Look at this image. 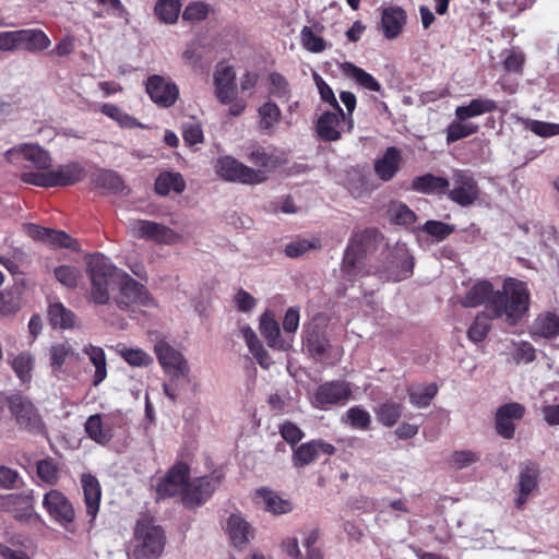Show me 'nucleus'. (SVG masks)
<instances>
[{
    "mask_svg": "<svg viewBox=\"0 0 559 559\" xmlns=\"http://www.w3.org/2000/svg\"><path fill=\"white\" fill-rule=\"evenodd\" d=\"M407 14L404 9L392 5L382 10L381 28L386 39L396 38L406 24Z\"/></svg>",
    "mask_w": 559,
    "mask_h": 559,
    "instance_id": "obj_25",
    "label": "nucleus"
},
{
    "mask_svg": "<svg viewBox=\"0 0 559 559\" xmlns=\"http://www.w3.org/2000/svg\"><path fill=\"white\" fill-rule=\"evenodd\" d=\"M524 128L540 138H550L559 134V123L546 122L534 119H524Z\"/></svg>",
    "mask_w": 559,
    "mask_h": 559,
    "instance_id": "obj_55",
    "label": "nucleus"
},
{
    "mask_svg": "<svg viewBox=\"0 0 559 559\" xmlns=\"http://www.w3.org/2000/svg\"><path fill=\"white\" fill-rule=\"evenodd\" d=\"M217 175H257L251 168L233 156H222L215 164Z\"/></svg>",
    "mask_w": 559,
    "mask_h": 559,
    "instance_id": "obj_46",
    "label": "nucleus"
},
{
    "mask_svg": "<svg viewBox=\"0 0 559 559\" xmlns=\"http://www.w3.org/2000/svg\"><path fill=\"white\" fill-rule=\"evenodd\" d=\"M323 28V25L320 23L314 24L313 27H302L300 32V43L306 50L319 53L326 48L325 40L320 36Z\"/></svg>",
    "mask_w": 559,
    "mask_h": 559,
    "instance_id": "obj_35",
    "label": "nucleus"
},
{
    "mask_svg": "<svg viewBox=\"0 0 559 559\" xmlns=\"http://www.w3.org/2000/svg\"><path fill=\"white\" fill-rule=\"evenodd\" d=\"M317 248H320L319 239H297L286 245L285 253L289 258H298Z\"/></svg>",
    "mask_w": 559,
    "mask_h": 559,
    "instance_id": "obj_58",
    "label": "nucleus"
},
{
    "mask_svg": "<svg viewBox=\"0 0 559 559\" xmlns=\"http://www.w3.org/2000/svg\"><path fill=\"white\" fill-rule=\"evenodd\" d=\"M503 68L508 72L521 73L525 61L524 53L518 48L506 50Z\"/></svg>",
    "mask_w": 559,
    "mask_h": 559,
    "instance_id": "obj_63",
    "label": "nucleus"
},
{
    "mask_svg": "<svg viewBox=\"0 0 559 559\" xmlns=\"http://www.w3.org/2000/svg\"><path fill=\"white\" fill-rule=\"evenodd\" d=\"M449 182L447 177H414L412 188L423 193H447Z\"/></svg>",
    "mask_w": 559,
    "mask_h": 559,
    "instance_id": "obj_41",
    "label": "nucleus"
},
{
    "mask_svg": "<svg viewBox=\"0 0 559 559\" xmlns=\"http://www.w3.org/2000/svg\"><path fill=\"white\" fill-rule=\"evenodd\" d=\"M269 81L271 84V94L275 97L288 100L290 97V88L287 80L280 73H271L269 75Z\"/></svg>",
    "mask_w": 559,
    "mask_h": 559,
    "instance_id": "obj_59",
    "label": "nucleus"
},
{
    "mask_svg": "<svg viewBox=\"0 0 559 559\" xmlns=\"http://www.w3.org/2000/svg\"><path fill=\"white\" fill-rule=\"evenodd\" d=\"M525 407L521 403L510 402L498 407L495 414V429L498 436L510 440L515 435V423L525 415Z\"/></svg>",
    "mask_w": 559,
    "mask_h": 559,
    "instance_id": "obj_15",
    "label": "nucleus"
},
{
    "mask_svg": "<svg viewBox=\"0 0 559 559\" xmlns=\"http://www.w3.org/2000/svg\"><path fill=\"white\" fill-rule=\"evenodd\" d=\"M352 384L345 380L336 379L319 384L311 394L313 407L329 411L335 406L345 405L352 397Z\"/></svg>",
    "mask_w": 559,
    "mask_h": 559,
    "instance_id": "obj_6",
    "label": "nucleus"
},
{
    "mask_svg": "<svg viewBox=\"0 0 559 559\" xmlns=\"http://www.w3.org/2000/svg\"><path fill=\"white\" fill-rule=\"evenodd\" d=\"M227 532L233 545L242 548L253 536L250 525L239 515L231 514L227 521Z\"/></svg>",
    "mask_w": 559,
    "mask_h": 559,
    "instance_id": "obj_28",
    "label": "nucleus"
},
{
    "mask_svg": "<svg viewBox=\"0 0 559 559\" xmlns=\"http://www.w3.org/2000/svg\"><path fill=\"white\" fill-rule=\"evenodd\" d=\"M260 332L267 345L274 349H284V342L281 338V330L273 314L265 312L260 319Z\"/></svg>",
    "mask_w": 559,
    "mask_h": 559,
    "instance_id": "obj_32",
    "label": "nucleus"
},
{
    "mask_svg": "<svg viewBox=\"0 0 559 559\" xmlns=\"http://www.w3.org/2000/svg\"><path fill=\"white\" fill-rule=\"evenodd\" d=\"M47 316L52 328L72 329L76 322L75 313L59 301L49 305Z\"/></svg>",
    "mask_w": 559,
    "mask_h": 559,
    "instance_id": "obj_30",
    "label": "nucleus"
},
{
    "mask_svg": "<svg viewBox=\"0 0 559 559\" xmlns=\"http://www.w3.org/2000/svg\"><path fill=\"white\" fill-rule=\"evenodd\" d=\"M86 274L91 282L90 301L106 305L110 299V290L119 282L121 271L103 254H94L86 263Z\"/></svg>",
    "mask_w": 559,
    "mask_h": 559,
    "instance_id": "obj_2",
    "label": "nucleus"
},
{
    "mask_svg": "<svg viewBox=\"0 0 559 559\" xmlns=\"http://www.w3.org/2000/svg\"><path fill=\"white\" fill-rule=\"evenodd\" d=\"M382 239L381 233L377 228H366L365 230L355 233L345 250L342 272L348 281L357 276H365L361 264L365 257L377 249L379 241Z\"/></svg>",
    "mask_w": 559,
    "mask_h": 559,
    "instance_id": "obj_3",
    "label": "nucleus"
},
{
    "mask_svg": "<svg viewBox=\"0 0 559 559\" xmlns=\"http://www.w3.org/2000/svg\"><path fill=\"white\" fill-rule=\"evenodd\" d=\"M190 466L188 463L178 461L168 468L166 474L160 477L156 485V500L181 496L190 479Z\"/></svg>",
    "mask_w": 559,
    "mask_h": 559,
    "instance_id": "obj_8",
    "label": "nucleus"
},
{
    "mask_svg": "<svg viewBox=\"0 0 559 559\" xmlns=\"http://www.w3.org/2000/svg\"><path fill=\"white\" fill-rule=\"evenodd\" d=\"M492 319V314L489 316L485 311H480L479 313H477L473 323L467 330L468 340H471L473 343L483 342L487 337L489 331L491 330Z\"/></svg>",
    "mask_w": 559,
    "mask_h": 559,
    "instance_id": "obj_42",
    "label": "nucleus"
},
{
    "mask_svg": "<svg viewBox=\"0 0 559 559\" xmlns=\"http://www.w3.org/2000/svg\"><path fill=\"white\" fill-rule=\"evenodd\" d=\"M117 286L119 293L114 300L119 309L128 311L132 306L150 307L154 305V299L147 288L127 272L121 271Z\"/></svg>",
    "mask_w": 559,
    "mask_h": 559,
    "instance_id": "obj_7",
    "label": "nucleus"
},
{
    "mask_svg": "<svg viewBox=\"0 0 559 559\" xmlns=\"http://www.w3.org/2000/svg\"><path fill=\"white\" fill-rule=\"evenodd\" d=\"M146 92L156 105L164 108L171 107L179 96L178 86L160 75H151L147 79Z\"/></svg>",
    "mask_w": 559,
    "mask_h": 559,
    "instance_id": "obj_17",
    "label": "nucleus"
},
{
    "mask_svg": "<svg viewBox=\"0 0 559 559\" xmlns=\"http://www.w3.org/2000/svg\"><path fill=\"white\" fill-rule=\"evenodd\" d=\"M353 129V117H345L341 106L333 107V111L323 112L317 121V132L324 141H337L341 139L342 131L350 132Z\"/></svg>",
    "mask_w": 559,
    "mask_h": 559,
    "instance_id": "obj_10",
    "label": "nucleus"
},
{
    "mask_svg": "<svg viewBox=\"0 0 559 559\" xmlns=\"http://www.w3.org/2000/svg\"><path fill=\"white\" fill-rule=\"evenodd\" d=\"M495 294L493 285L489 281H479L466 292L461 304L465 308H476L484 305L490 310Z\"/></svg>",
    "mask_w": 559,
    "mask_h": 559,
    "instance_id": "obj_26",
    "label": "nucleus"
},
{
    "mask_svg": "<svg viewBox=\"0 0 559 559\" xmlns=\"http://www.w3.org/2000/svg\"><path fill=\"white\" fill-rule=\"evenodd\" d=\"M559 334V317L554 312L539 314L533 324V335L554 338Z\"/></svg>",
    "mask_w": 559,
    "mask_h": 559,
    "instance_id": "obj_37",
    "label": "nucleus"
},
{
    "mask_svg": "<svg viewBox=\"0 0 559 559\" xmlns=\"http://www.w3.org/2000/svg\"><path fill=\"white\" fill-rule=\"evenodd\" d=\"M345 423L355 429L368 430L371 425V416L362 407L353 406L345 413Z\"/></svg>",
    "mask_w": 559,
    "mask_h": 559,
    "instance_id": "obj_53",
    "label": "nucleus"
},
{
    "mask_svg": "<svg viewBox=\"0 0 559 559\" xmlns=\"http://www.w3.org/2000/svg\"><path fill=\"white\" fill-rule=\"evenodd\" d=\"M15 35L17 50L41 51L47 49L51 44L48 36L41 29H19L15 31Z\"/></svg>",
    "mask_w": 559,
    "mask_h": 559,
    "instance_id": "obj_27",
    "label": "nucleus"
},
{
    "mask_svg": "<svg viewBox=\"0 0 559 559\" xmlns=\"http://www.w3.org/2000/svg\"><path fill=\"white\" fill-rule=\"evenodd\" d=\"M43 508L50 519L64 528L75 521V510L68 497L57 489H50L44 495Z\"/></svg>",
    "mask_w": 559,
    "mask_h": 559,
    "instance_id": "obj_12",
    "label": "nucleus"
},
{
    "mask_svg": "<svg viewBox=\"0 0 559 559\" xmlns=\"http://www.w3.org/2000/svg\"><path fill=\"white\" fill-rule=\"evenodd\" d=\"M81 485L84 495L86 514L91 518V522H93L99 511L102 487L98 479L92 474H83L81 476Z\"/></svg>",
    "mask_w": 559,
    "mask_h": 559,
    "instance_id": "obj_24",
    "label": "nucleus"
},
{
    "mask_svg": "<svg viewBox=\"0 0 559 559\" xmlns=\"http://www.w3.org/2000/svg\"><path fill=\"white\" fill-rule=\"evenodd\" d=\"M26 185L53 188L74 186L81 181V177H21Z\"/></svg>",
    "mask_w": 559,
    "mask_h": 559,
    "instance_id": "obj_45",
    "label": "nucleus"
},
{
    "mask_svg": "<svg viewBox=\"0 0 559 559\" xmlns=\"http://www.w3.org/2000/svg\"><path fill=\"white\" fill-rule=\"evenodd\" d=\"M11 367L22 383H27L32 379L34 368V358L27 353L19 354L11 362Z\"/></svg>",
    "mask_w": 559,
    "mask_h": 559,
    "instance_id": "obj_51",
    "label": "nucleus"
},
{
    "mask_svg": "<svg viewBox=\"0 0 559 559\" xmlns=\"http://www.w3.org/2000/svg\"><path fill=\"white\" fill-rule=\"evenodd\" d=\"M186 188L183 177H156L155 191L159 195H168L170 191L181 193Z\"/></svg>",
    "mask_w": 559,
    "mask_h": 559,
    "instance_id": "obj_54",
    "label": "nucleus"
},
{
    "mask_svg": "<svg viewBox=\"0 0 559 559\" xmlns=\"http://www.w3.org/2000/svg\"><path fill=\"white\" fill-rule=\"evenodd\" d=\"M478 131V126L466 121H453L447 128V141L449 143L469 136Z\"/></svg>",
    "mask_w": 559,
    "mask_h": 559,
    "instance_id": "obj_52",
    "label": "nucleus"
},
{
    "mask_svg": "<svg viewBox=\"0 0 559 559\" xmlns=\"http://www.w3.org/2000/svg\"><path fill=\"white\" fill-rule=\"evenodd\" d=\"M386 259L385 271L389 273V277L394 282L405 280L413 274L414 259L405 243H396V246L389 251Z\"/></svg>",
    "mask_w": 559,
    "mask_h": 559,
    "instance_id": "obj_16",
    "label": "nucleus"
},
{
    "mask_svg": "<svg viewBox=\"0 0 559 559\" xmlns=\"http://www.w3.org/2000/svg\"><path fill=\"white\" fill-rule=\"evenodd\" d=\"M236 72L231 66L218 64L214 73L215 95L217 99L227 105L235 100Z\"/></svg>",
    "mask_w": 559,
    "mask_h": 559,
    "instance_id": "obj_20",
    "label": "nucleus"
},
{
    "mask_svg": "<svg viewBox=\"0 0 559 559\" xmlns=\"http://www.w3.org/2000/svg\"><path fill=\"white\" fill-rule=\"evenodd\" d=\"M539 484V468L536 463L527 461L521 465L518 491L519 496L515 500V507L522 509L530 495L538 489Z\"/></svg>",
    "mask_w": 559,
    "mask_h": 559,
    "instance_id": "obj_19",
    "label": "nucleus"
},
{
    "mask_svg": "<svg viewBox=\"0 0 559 559\" xmlns=\"http://www.w3.org/2000/svg\"><path fill=\"white\" fill-rule=\"evenodd\" d=\"M134 238L154 241L158 245H175L181 240V236L160 223L146 219H135L129 224Z\"/></svg>",
    "mask_w": 559,
    "mask_h": 559,
    "instance_id": "obj_9",
    "label": "nucleus"
},
{
    "mask_svg": "<svg viewBox=\"0 0 559 559\" xmlns=\"http://www.w3.org/2000/svg\"><path fill=\"white\" fill-rule=\"evenodd\" d=\"M388 216L390 222L402 226L412 225L416 221V214L406 204L400 202L390 204Z\"/></svg>",
    "mask_w": 559,
    "mask_h": 559,
    "instance_id": "obj_50",
    "label": "nucleus"
},
{
    "mask_svg": "<svg viewBox=\"0 0 559 559\" xmlns=\"http://www.w3.org/2000/svg\"><path fill=\"white\" fill-rule=\"evenodd\" d=\"M221 483V476L206 475L188 480L181 502L187 509H195L205 503Z\"/></svg>",
    "mask_w": 559,
    "mask_h": 559,
    "instance_id": "obj_11",
    "label": "nucleus"
},
{
    "mask_svg": "<svg viewBox=\"0 0 559 559\" xmlns=\"http://www.w3.org/2000/svg\"><path fill=\"white\" fill-rule=\"evenodd\" d=\"M342 71L347 78L354 80L361 87L372 92L381 91L380 83L370 73L366 72L361 68H358L354 63H343Z\"/></svg>",
    "mask_w": 559,
    "mask_h": 559,
    "instance_id": "obj_36",
    "label": "nucleus"
},
{
    "mask_svg": "<svg viewBox=\"0 0 559 559\" xmlns=\"http://www.w3.org/2000/svg\"><path fill=\"white\" fill-rule=\"evenodd\" d=\"M119 355L132 367H147L153 362V357L141 348H122Z\"/></svg>",
    "mask_w": 559,
    "mask_h": 559,
    "instance_id": "obj_56",
    "label": "nucleus"
},
{
    "mask_svg": "<svg viewBox=\"0 0 559 559\" xmlns=\"http://www.w3.org/2000/svg\"><path fill=\"white\" fill-rule=\"evenodd\" d=\"M210 7L203 1H193L187 4L182 12V20L195 23L203 21L207 17Z\"/></svg>",
    "mask_w": 559,
    "mask_h": 559,
    "instance_id": "obj_57",
    "label": "nucleus"
},
{
    "mask_svg": "<svg viewBox=\"0 0 559 559\" xmlns=\"http://www.w3.org/2000/svg\"><path fill=\"white\" fill-rule=\"evenodd\" d=\"M91 190L97 194H128L122 177H93Z\"/></svg>",
    "mask_w": 559,
    "mask_h": 559,
    "instance_id": "obj_34",
    "label": "nucleus"
},
{
    "mask_svg": "<svg viewBox=\"0 0 559 559\" xmlns=\"http://www.w3.org/2000/svg\"><path fill=\"white\" fill-rule=\"evenodd\" d=\"M437 393L438 386L436 383L408 389L409 402L418 408L429 406Z\"/></svg>",
    "mask_w": 559,
    "mask_h": 559,
    "instance_id": "obj_47",
    "label": "nucleus"
},
{
    "mask_svg": "<svg viewBox=\"0 0 559 559\" xmlns=\"http://www.w3.org/2000/svg\"><path fill=\"white\" fill-rule=\"evenodd\" d=\"M528 308L530 293L526 285L509 277L503 282L502 289L496 290L489 311L492 318L504 319L509 326H515L523 320Z\"/></svg>",
    "mask_w": 559,
    "mask_h": 559,
    "instance_id": "obj_1",
    "label": "nucleus"
},
{
    "mask_svg": "<svg viewBox=\"0 0 559 559\" xmlns=\"http://www.w3.org/2000/svg\"><path fill=\"white\" fill-rule=\"evenodd\" d=\"M402 412L403 405L394 401L383 402L374 409L377 420L385 427H393L401 418Z\"/></svg>",
    "mask_w": 559,
    "mask_h": 559,
    "instance_id": "obj_39",
    "label": "nucleus"
},
{
    "mask_svg": "<svg viewBox=\"0 0 559 559\" xmlns=\"http://www.w3.org/2000/svg\"><path fill=\"white\" fill-rule=\"evenodd\" d=\"M302 344L307 353L314 359H322L331 348L324 330L316 324L304 325Z\"/></svg>",
    "mask_w": 559,
    "mask_h": 559,
    "instance_id": "obj_21",
    "label": "nucleus"
},
{
    "mask_svg": "<svg viewBox=\"0 0 559 559\" xmlns=\"http://www.w3.org/2000/svg\"><path fill=\"white\" fill-rule=\"evenodd\" d=\"M180 0H158L154 7L155 15L165 24H174L179 17Z\"/></svg>",
    "mask_w": 559,
    "mask_h": 559,
    "instance_id": "obj_43",
    "label": "nucleus"
},
{
    "mask_svg": "<svg viewBox=\"0 0 559 559\" xmlns=\"http://www.w3.org/2000/svg\"><path fill=\"white\" fill-rule=\"evenodd\" d=\"M84 430L91 440L100 445L108 444L115 436L114 424L109 415H91L85 421Z\"/></svg>",
    "mask_w": 559,
    "mask_h": 559,
    "instance_id": "obj_22",
    "label": "nucleus"
},
{
    "mask_svg": "<svg viewBox=\"0 0 559 559\" xmlns=\"http://www.w3.org/2000/svg\"><path fill=\"white\" fill-rule=\"evenodd\" d=\"M83 353L90 358V361L95 367L93 376V385L98 386L107 377V360L105 350L92 344L83 347Z\"/></svg>",
    "mask_w": 559,
    "mask_h": 559,
    "instance_id": "obj_29",
    "label": "nucleus"
},
{
    "mask_svg": "<svg viewBox=\"0 0 559 559\" xmlns=\"http://www.w3.org/2000/svg\"><path fill=\"white\" fill-rule=\"evenodd\" d=\"M423 230L436 238V240L441 241L449 237L453 233L454 228L443 222L431 219L424 224Z\"/></svg>",
    "mask_w": 559,
    "mask_h": 559,
    "instance_id": "obj_61",
    "label": "nucleus"
},
{
    "mask_svg": "<svg viewBox=\"0 0 559 559\" xmlns=\"http://www.w3.org/2000/svg\"><path fill=\"white\" fill-rule=\"evenodd\" d=\"M154 353L164 371L173 378L185 377L189 372L188 362L183 355L165 340L155 343Z\"/></svg>",
    "mask_w": 559,
    "mask_h": 559,
    "instance_id": "obj_14",
    "label": "nucleus"
},
{
    "mask_svg": "<svg viewBox=\"0 0 559 559\" xmlns=\"http://www.w3.org/2000/svg\"><path fill=\"white\" fill-rule=\"evenodd\" d=\"M479 460L480 454L477 452L471 450H459L451 454L449 462L456 468L461 469L478 462Z\"/></svg>",
    "mask_w": 559,
    "mask_h": 559,
    "instance_id": "obj_62",
    "label": "nucleus"
},
{
    "mask_svg": "<svg viewBox=\"0 0 559 559\" xmlns=\"http://www.w3.org/2000/svg\"><path fill=\"white\" fill-rule=\"evenodd\" d=\"M4 157L9 163L14 165H19L24 160H27L37 170L48 169L52 162L49 152L34 143L15 145L4 153Z\"/></svg>",
    "mask_w": 559,
    "mask_h": 559,
    "instance_id": "obj_13",
    "label": "nucleus"
},
{
    "mask_svg": "<svg viewBox=\"0 0 559 559\" xmlns=\"http://www.w3.org/2000/svg\"><path fill=\"white\" fill-rule=\"evenodd\" d=\"M280 433L292 447L296 445L305 437V432L289 420H286L280 426Z\"/></svg>",
    "mask_w": 559,
    "mask_h": 559,
    "instance_id": "obj_64",
    "label": "nucleus"
},
{
    "mask_svg": "<svg viewBox=\"0 0 559 559\" xmlns=\"http://www.w3.org/2000/svg\"><path fill=\"white\" fill-rule=\"evenodd\" d=\"M320 453L328 456L333 455L335 447L322 440H311L301 443L294 450L292 461L295 467H305L318 460Z\"/></svg>",
    "mask_w": 559,
    "mask_h": 559,
    "instance_id": "obj_18",
    "label": "nucleus"
},
{
    "mask_svg": "<svg viewBox=\"0 0 559 559\" xmlns=\"http://www.w3.org/2000/svg\"><path fill=\"white\" fill-rule=\"evenodd\" d=\"M134 550L138 559H155L164 551L166 536L162 526L156 525L153 519L141 518L134 527Z\"/></svg>",
    "mask_w": 559,
    "mask_h": 559,
    "instance_id": "obj_5",
    "label": "nucleus"
},
{
    "mask_svg": "<svg viewBox=\"0 0 559 559\" xmlns=\"http://www.w3.org/2000/svg\"><path fill=\"white\" fill-rule=\"evenodd\" d=\"M0 403H5L15 425L22 431L38 436L46 432V424L34 402L26 395L17 392L7 395L0 391Z\"/></svg>",
    "mask_w": 559,
    "mask_h": 559,
    "instance_id": "obj_4",
    "label": "nucleus"
},
{
    "mask_svg": "<svg viewBox=\"0 0 559 559\" xmlns=\"http://www.w3.org/2000/svg\"><path fill=\"white\" fill-rule=\"evenodd\" d=\"M72 357L78 359L79 355L68 342L55 343L49 348L50 366L53 372L61 371L67 359Z\"/></svg>",
    "mask_w": 559,
    "mask_h": 559,
    "instance_id": "obj_40",
    "label": "nucleus"
},
{
    "mask_svg": "<svg viewBox=\"0 0 559 559\" xmlns=\"http://www.w3.org/2000/svg\"><path fill=\"white\" fill-rule=\"evenodd\" d=\"M55 276L59 283L68 288L78 286L80 272L76 267L70 265H60L55 269Z\"/></svg>",
    "mask_w": 559,
    "mask_h": 559,
    "instance_id": "obj_60",
    "label": "nucleus"
},
{
    "mask_svg": "<svg viewBox=\"0 0 559 559\" xmlns=\"http://www.w3.org/2000/svg\"><path fill=\"white\" fill-rule=\"evenodd\" d=\"M447 193L461 206H468L479 198V189L474 177H456L453 188H448Z\"/></svg>",
    "mask_w": 559,
    "mask_h": 559,
    "instance_id": "obj_23",
    "label": "nucleus"
},
{
    "mask_svg": "<svg viewBox=\"0 0 559 559\" xmlns=\"http://www.w3.org/2000/svg\"><path fill=\"white\" fill-rule=\"evenodd\" d=\"M400 162V151L395 147H388L384 155L376 162L377 175H394L399 170Z\"/></svg>",
    "mask_w": 559,
    "mask_h": 559,
    "instance_id": "obj_48",
    "label": "nucleus"
},
{
    "mask_svg": "<svg viewBox=\"0 0 559 559\" xmlns=\"http://www.w3.org/2000/svg\"><path fill=\"white\" fill-rule=\"evenodd\" d=\"M255 495L262 499L265 510L275 515L286 514L293 510V503L289 500L283 499L269 488H260Z\"/></svg>",
    "mask_w": 559,
    "mask_h": 559,
    "instance_id": "obj_31",
    "label": "nucleus"
},
{
    "mask_svg": "<svg viewBox=\"0 0 559 559\" xmlns=\"http://www.w3.org/2000/svg\"><path fill=\"white\" fill-rule=\"evenodd\" d=\"M259 129L263 134L271 135L275 132V127L281 120L282 112L275 103L266 102L259 110Z\"/></svg>",
    "mask_w": 559,
    "mask_h": 559,
    "instance_id": "obj_33",
    "label": "nucleus"
},
{
    "mask_svg": "<svg viewBox=\"0 0 559 559\" xmlns=\"http://www.w3.org/2000/svg\"><path fill=\"white\" fill-rule=\"evenodd\" d=\"M22 288L13 286L0 292V314L16 313L22 308Z\"/></svg>",
    "mask_w": 559,
    "mask_h": 559,
    "instance_id": "obj_38",
    "label": "nucleus"
},
{
    "mask_svg": "<svg viewBox=\"0 0 559 559\" xmlns=\"http://www.w3.org/2000/svg\"><path fill=\"white\" fill-rule=\"evenodd\" d=\"M38 478L49 486H55L60 479V468L52 457H46L36 463Z\"/></svg>",
    "mask_w": 559,
    "mask_h": 559,
    "instance_id": "obj_44",
    "label": "nucleus"
},
{
    "mask_svg": "<svg viewBox=\"0 0 559 559\" xmlns=\"http://www.w3.org/2000/svg\"><path fill=\"white\" fill-rule=\"evenodd\" d=\"M100 112L115 120L122 128L133 129L136 127H142V124L134 117L124 112L121 108L114 104H103L100 107Z\"/></svg>",
    "mask_w": 559,
    "mask_h": 559,
    "instance_id": "obj_49",
    "label": "nucleus"
}]
</instances>
